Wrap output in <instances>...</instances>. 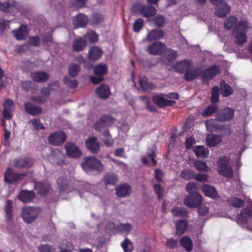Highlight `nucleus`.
I'll list each match as a JSON object with an SVG mask.
<instances>
[{
    "instance_id": "f257e3e1",
    "label": "nucleus",
    "mask_w": 252,
    "mask_h": 252,
    "mask_svg": "<svg viewBox=\"0 0 252 252\" xmlns=\"http://www.w3.org/2000/svg\"><path fill=\"white\" fill-rule=\"evenodd\" d=\"M40 212L39 207L26 206L22 208L20 215L25 223L30 224L36 219Z\"/></svg>"
},
{
    "instance_id": "f03ea898",
    "label": "nucleus",
    "mask_w": 252,
    "mask_h": 252,
    "mask_svg": "<svg viewBox=\"0 0 252 252\" xmlns=\"http://www.w3.org/2000/svg\"><path fill=\"white\" fill-rule=\"evenodd\" d=\"M81 166L83 170L88 172L89 169H92L97 171H101L103 169V166L101 161L94 157H88L86 158L82 162Z\"/></svg>"
},
{
    "instance_id": "7ed1b4c3",
    "label": "nucleus",
    "mask_w": 252,
    "mask_h": 252,
    "mask_svg": "<svg viewBox=\"0 0 252 252\" xmlns=\"http://www.w3.org/2000/svg\"><path fill=\"white\" fill-rule=\"evenodd\" d=\"M228 158L226 157L220 158L217 161L218 172L227 178L233 176V172L231 167L228 163Z\"/></svg>"
},
{
    "instance_id": "20e7f679",
    "label": "nucleus",
    "mask_w": 252,
    "mask_h": 252,
    "mask_svg": "<svg viewBox=\"0 0 252 252\" xmlns=\"http://www.w3.org/2000/svg\"><path fill=\"white\" fill-rule=\"evenodd\" d=\"M28 175V172L15 173L9 168H8L4 173V181L9 184H13L20 181Z\"/></svg>"
},
{
    "instance_id": "39448f33",
    "label": "nucleus",
    "mask_w": 252,
    "mask_h": 252,
    "mask_svg": "<svg viewBox=\"0 0 252 252\" xmlns=\"http://www.w3.org/2000/svg\"><path fill=\"white\" fill-rule=\"evenodd\" d=\"M234 114V109L229 107L224 108L218 112L216 115V120L222 122L229 121L232 119Z\"/></svg>"
},
{
    "instance_id": "423d86ee",
    "label": "nucleus",
    "mask_w": 252,
    "mask_h": 252,
    "mask_svg": "<svg viewBox=\"0 0 252 252\" xmlns=\"http://www.w3.org/2000/svg\"><path fill=\"white\" fill-rule=\"evenodd\" d=\"M202 202V196L198 192L187 196L184 199V203L187 207H196Z\"/></svg>"
},
{
    "instance_id": "0eeeda50",
    "label": "nucleus",
    "mask_w": 252,
    "mask_h": 252,
    "mask_svg": "<svg viewBox=\"0 0 252 252\" xmlns=\"http://www.w3.org/2000/svg\"><path fill=\"white\" fill-rule=\"evenodd\" d=\"M165 50V45L161 42H155L148 45L147 51L150 55H160Z\"/></svg>"
},
{
    "instance_id": "6e6552de",
    "label": "nucleus",
    "mask_w": 252,
    "mask_h": 252,
    "mask_svg": "<svg viewBox=\"0 0 252 252\" xmlns=\"http://www.w3.org/2000/svg\"><path fill=\"white\" fill-rule=\"evenodd\" d=\"M165 97V94H163L155 95L153 97V102L160 108L171 106L175 104L174 100L167 99Z\"/></svg>"
},
{
    "instance_id": "1a4fd4ad",
    "label": "nucleus",
    "mask_w": 252,
    "mask_h": 252,
    "mask_svg": "<svg viewBox=\"0 0 252 252\" xmlns=\"http://www.w3.org/2000/svg\"><path fill=\"white\" fill-rule=\"evenodd\" d=\"M66 137L64 133L56 132L50 134L48 138L49 143L55 146L62 144L66 140Z\"/></svg>"
},
{
    "instance_id": "9d476101",
    "label": "nucleus",
    "mask_w": 252,
    "mask_h": 252,
    "mask_svg": "<svg viewBox=\"0 0 252 252\" xmlns=\"http://www.w3.org/2000/svg\"><path fill=\"white\" fill-rule=\"evenodd\" d=\"M114 121V119L111 116H103L94 124V128L96 130L100 131L103 128L109 126Z\"/></svg>"
},
{
    "instance_id": "9b49d317",
    "label": "nucleus",
    "mask_w": 252,
    "mask_h": 252,
    "mask_svg": "<svg viewBox=\"0 0 252 252\" xmlns=\"http://www.w3.org/2000/svg\"><path fill=\"white\" fill-rule=\"evenodd\" d=\"M66 155L70 158H77L82 155L78 146L73 143H68L65 146Z\"/></svg>"
},
{
    "instance_id": "f8f14e48",
    "label": "nucleus",
    "mask_w": 252,
    "mask_h": 252,
    "mask_svg": "<svg viewBox=\"0 0 252 252\" xmlns=\"http://www.w3.org/2000/svg\"><path fill=\"white\" fill-rule=\"evenodd\" d=\"M14 108L13 101L9 98L7 99L3 104V117L6 119L10 120L12 117L11 112L14 110Z\"/></svg>"
},
{
    "instance_id": "ddd939ff",
    "label": "nucleus",
    "mask_w": 252,
    "mask_h": 252,
    "mask_svg": "<svg viewBox=\"0 0 252 252\" xmlns=\"http://www.w3.org/2000/svg\"><path fill=\"white\" fill-rule=\"evenodd\" d=\"M220 72V68L217 65L212 66L202 72L201 78L204 82L207 83V80L212 78Z\"/></svg>"
},
{
    "instance_id": "4468645a",
    "label": "nucleus",
    "mask_w": 252,
    "mask_h": 252,
    "mask_svg": "<svg viewBox=\"0 0 252 252\" xmlns=\"http://www.w3.org/2000/svg\"><path fill=\"white\" fill-rule=\"evenodd\" d=\"M85 144L87 149L92 153H96L99 150L100 143L96 137H89L86 140Z\"/></svg>"
},
{
    "instance_id": "2eb2a0df",
    "label": "nucleus",
    "mask_w": 252,
    "mask_h": 252,
    "mask_svg": "<svg viewBox=\"0 0 252 252\" xmlns=\"http://www.w3.org/2000/svg\"><path fill=\"white\" fill-rule=\"evenodd\" d=\"M193 63L189 60H185L183 61L177 63L173 68L175 71L183 73L187 72L190 67H192Z\"/></svg>"
},
{
    "instance_id": "dca6fc26",
    "label": "nucleus",
    "mask_w": 252,
    "mask_h": 252,
    "mask_svg": "<svg viewBox=\"0 0 252 252\" xmlns=\"http://www.w3.org/2000/svg\"><path fill=\"white\" fill-rule=\"evenodd\" d=\"M131 192V187L126 183L121 184L116 188V195L119 197H125L128 196Z\"/></svg>"
},
{
    "instance_id": "f3484780",
    "label": "nucleus",
    "mask_w": 252,
    "mask_h": 252,
    "mask_svg": "<svg viewBox=\"0 0 252 252\" xmlns=\"http://www.w3.org/2000/svg\"><path fill=\"white\" fill-rule=\"evenodd\" d=\"M216 8L215 13L219 17L225 16L230 10V7L226 2H223L219 5H216Z\"/></svg>"
},
{
    "instance_id": "a211bd4d",
    "label": "nucleus",
    "mask_w": 252,
    "mask_h": 252,
    "mask_svg": "<svg viewBox=\"0 0 252 252\" xmlns=\"http://www.w3.org/2000/svg\"><path fill=\"white\" fill-rule=\"evenodd\" d=\"M34 163V160L32 158H26L15 160L14 166L18 168H29Z\"/></svg>"
},
{
    "instance_id": "6ab92c4d",
    "label": "nucleus",
    "mask_w": 252,
    "mask_h": 252,
    "mask_svg": "<svg viewBox=\"0 0 252 252\" xmlns=\"http://www.w3.org/2000/svg\"><path fill=\"white\" fill-rule=\"evenodd\" d=\"M164 35V32L162 30H153L149 31L146 36V40L149 41L158 40L162 38Z\"/></svg>"
},
{
    "instance_id": "aec40b11",
    "label": "nucleus",
    "mask_w": 252,
    "mask_h": 252,
    "mask_svg": "<svg viewBox=\"0 0 252 252\" xmlns=\"http://www.w3.org/2000/svg\"><path fill=\"white\" fill-rule=\"evenodd\" d=\"M95 93L99 98L105 99L110 96L111 92L109 87L107 85L103 84L96 89Z\"/></svg>"
},
{
    "instance_id": "412c9836",
    "label": "nucleus",
    "mask_w": 252,
    "mask_h": 252,
    "mask_svg": "<svg viewBox=\"0 0 252 252\" xmlns=\"http://www.w3.org/2000/svg\"><path fill=\"white\" fill-rule=\"evenodd\" d=\"M201 70L199 67H190L185 73V79L188 81H192L201 73Z\"/></svg>"
},
{
    "instance_id": "4be33fe9",
    "label": "nucleus",
    "mask_w": 252,
    "mask_h": 252,
    "mask_svg": "<svg viewBox=\"0 0 252 252\" xmlns=\"http://www.w3.org/2000/svg\"><path fill=\"white\" fill-rule=\"evenodd\" d=\"M252 218V206L243 209L238 217V220L241 223H246L249 219Z\"/></svg>"
},
{
    "instance_id": "5701e85b",
    "label": "nucleus",
    "mask_w": 252,
    "mask_h": 252,
    "mask_svg": "<svg viewBox=\"0 0 252 252\" xmlns=\"http://www.w3.org/2000/svg\"><path fill=\"white\" fill-rule=\"evenodd\" d=\"M24 106L25 111L31 115L36 116L40 115L41 113V108L39 106L32 104L31 102H25Z\"/></svg>"
},
{
    "instance_id": "b1692460",
    "label": "nucleus",
    "mask_w": 252,
    "mask_h": 252,
    "mask_svg": "<svg viewBox=\"0 0 252 252\" xmlns=\"http://www.w3.org/2000/svg\"><path fill=\"white\" fill-rule=\"evenodd\" d=\"M88 22V17L83 14H79L73 18V25L75 28H84L87 25Z\"/></svg>"
},
{
    "instance_id": "393cba45",
    "label": "nucleus",
    "mask_w": 252,
    "mask_h": 252,
    "mask_svg": "<svg viewBox=\"0 0 252 252\" xmlns=\"http://www.w3.org/2000/svg\"><path fill=\"white\" fill-rule=\"evenodd\" d=\"M232 35L234 38V42L236 45H243L247 41L246 33L244 32H239L233 30Z\"/></svg>"
},
{
    "instance_id": "a878e982",
    "label": "nucleus",
    "mask_w": 252,
    "mask_h": 252,
    "mask_svg": "<svg viewBox=\"0 0 252 252\" xmlns=\"http://www.w3.org/2000/svg\"><path fill=\"white\" fill-rule=\"evenodd\" d=\"M201 190L205 196L213 199L218 197V194L216 189L209 185H204L202 186Z\"/></svg>"
},
{
    "instance_id": "bb28decb",
    "label": "nucleus",
    "mask_w": 252,
    "mask_h": 252,
    "mask_svg": "<svg viewBox=\"0 0 252 252\" xmlns=\"http://www.w3.org/2000/svg\"><path fill=\"white\" fill-rule=\"evenodd\" d=\"M34 197L35 193L32 190H23L18 195V198L24 203L32 201Z\"/></svg>"
},
{
    "instance_id": "cd10ccee",
    "label": "nucleus",
    "mask_w": 252,
    "mask_h": 252,
    "mask_svg": "<svg viewBox=\"0 0 252 252\" xmlns=\"http://www.w3.org/2000/svg\"><path fill=\"white\" fill-rule=\"evenodd\" d=\"M250 29H251V27L248 21L246 19H242L237 22L233 30L247 33Z\"/></svg>"
},
{
    "instance_id": "c85d7f7f",
    "label": "nucleus",
    "mask_w": 252,
    "mask_h": 252,
    "mask_svg": "<svg viewBox=\"0 0 252 252\" xmlns=\"http://www.w3.org/2000/svg\"><path fill=\"white\" fill-rule=\"evenodd\" d=\"M32 80L37 82H44L49 79V75L46 72L38 71L31 74Z\"/></svg>"
},
{
    "instance_id": "c756f323",
    "label": "nucleus",
    "mask_w": 252,
    "mask_h": 252,
    "mask_svg": "<svg viewBox=\"0 0 252 252\" xmlns=\"http://www.w3.org/2000/svg\"><path fill=\"white\" fill-rule=\"evenodd\" d=\"M86 46V40L82 38H79L74 40L72 44L73 50L76 52L84 50Z\"/></svg>"
},
{
    "instance_id": "7c9ffc66",
    "label": "nucleus",
    "mask_w": 252,
    "mask_h": 252,
    "mask_svg": "<svg viewBox=\"0 0 252 252\" xmlns=\"http://www.w3.org/2000/svg\"><path fill=\"white\" fill-rule=\"evenodd\" d=\"M102 50L98 47H92L90 48L89 52V58L90 60L95 61L102 55Z\"/></svg>"
},
{
    "instance_id": "2f4dec72",
    "label": "nucleus",
    "mask_w": 252,
    "mask_h": 252,
    "mask_svg": "<svg viewBox=\"0 0 252 252\" xmlns=\"http://www.w3.org/2000/svg\"><path fill=\"white\" fill-rule=\"evenodd\" d=\"M14 36L18 40L25 39L28 35L26 26L22 25L18 29L13 32Z\"/></svg>"
},
{
    "instance_id": "473e14b6",
    "label": "nucleus",
    "mask_w": 252,
    "mask_h": 252,
    "mask_svg": "<svg viewBox=\"0 0 252 252\" xmlns=\"http://www.w3.org/2000/svg\"><path fill=\"white\" fill-rule=\"evenodd\" d=\"M177 235L180 236L183 234L186 230L187 221L184 220H180L176 223Z\"/></svg>"
},
{
    "instance_id": "72a5a7b5",
    "label": "nucleus",
    "mask_w": 252,
    "mask_h": 252,
    "mask_svg": "<svg viewBox=\"0 0 252 252\" xmlns=\"http://www.w3.org/2000/svg\"><path fill=\"white\" fill-rule=\"evenodd\" d=\"M180 244L188 252H190L192 250V241L188 236L182 237L180 240Z\"/></svg>"
},
{
    "instance_id": "f704fd0d",
    "label": "nucleus",
    "mask_w": 252,
    "mask_h": 252,
    "mask_svg": "<svg viewBox=\"0 0 252 252\" xmlns=\"http://www.w3.org/2000/svg\"><path fill=\"white\" fill-rule=\"evenodd\" d=\"M156 11L157 9L152 6H142L141 8V12L142 15L147 18L155 15Z\"/></svg>"
},
{
    "instance_id": "c9c22d12",
    "label": "nucleus",
    "mask_w": 252,
    "mask_h": 252,
    "mask_svg": "<svg viewBox=\"0 0 252 252\" xmlns=\"http://www.w3.org/2000/svg\"><path fill=\"white\" fill-rule=\"evenodd\" d=\"M221 141L220 136L217 135H209L206 138L207 145L209 147H214Z\"/></svg>"
},
{
    "instance_id": "e433bc0d",
    "label": "nucleus",
    "mask_w": 252,
    "mask_h": 252,
    "mask_svg": "<svg viewBox=\"0 0 252 252\" xmlns=\"http://www.w3.org/2000/svg\"><path fill=\"white\" fill-rule=\"evenodd\" d=\"M216 119H211L205 121V126L208 130L213 132L220 129V126L217 124Z\"/></svg>"
},
{
    "instance_id": "4c0bfd02",
    "label": "nucleus",
    "mask_w": 252,
    "mask_h": 252,
    "mask_svg": "<svg viewBox=\"0 0 252 252\" xmlns=\"http://www.w3.org/2000/svg\"><path fill=\"white\" fill-rule=\"evenodd\" d=\"M228 204L236 208H242L245 205V202L236 197H231L227 199Z\"/></svg>"
},
{
    "instance_id": "58836bf2",
    "label": "nucleus",
    "mask_w": 252,
    "mask_h": 252,
    "mask_svg": "<svg viewBox=\"0 0 252 252\" xmlns=\"http://www.w3.org/2000/svg\"><path fill=\"white\" fill-rule=\"evenodd\" d=\"M193 151L197 157L206 158L209 154L208 150L201 146L194 147Z\"/></svg>"
},
{
    "instance_id": "ea45409f",
    "label": "nucleus",
    "mask_w": 252,
    "mask_h": 252,
    "mask_svg": "<svg viewBox=\"0 0 252 252\" xmlns=\"http://www.w3.org/2000/svg\"><path fill=\"white\" fill-rule=\"evenodd\" d=\"M4 212L5 217L7 220H11L13 218L12 215V201L10 200H7L6 201Z\"/></svg>"
},
{
    "instance_id": "a19ab883",
    "label": "nucleus",
    "mask_w": 252,
    "mask_h": 252,
    "mask_svg": "<svg viewBox=\"0 0 252 252\" xmlns=\"http://www.w3.org/2000/svg\"><path fill=\"white\" fill-rule=\"evenodd\" d=\"M220 85L221 94L223 96L226 97L232 94L233 90L231 87L224 81H221Z\"/></svg>"
},
{
    "instance_id": "79ce46f5",
    "label": "nucleus",
    "mask_w": 252,
    "mask_h": 252,
    "mask_svg": "<svg viewBox=\"0 0 252 252\" xmlns=\"http://www.w3.org/2000/svg\"><path fill=\"white\" fill-rule=\"evenodd\" d=\"M80 71V66L79 64L72 63L68 68V73L69 76L72 77L76 76Z\"/></svg>"
},
{
    "instance_id": "37998d69",
    "label": "nucleus",
    "mask_w": 252,
    "mask_h": 252,
    "mask_svg": "<svg viewBox=\"0 0 252 252\" xmlns=\"http://www.w3.org/2000/svg\"><path fill=\"white\" fill-rule=\"evenodd\" d=\"M238 19L236 16H229L224 22V26L226 29L230 30L237 23Z\"/></svg>"
},
{
    "instance_id": "c03bdc74",
    "label": "nucleus",
    "mask_w": 252,
    "mask_h": 252,
    "mask_svg": "<svg viewBox=\"0 0 252 252\" xmlns=\"http://www.w3.org/2000/svg\"><path fill=\"white\" fill-rule=\"evenodd\" d=\"M107 71L105 64H99L94 67V73L96 76H101L106 74Z\"/></svg>"
},
{
    "instance_id": "a18cd8bd",
    "label": "nucleus",
    "mask_w": 252,
    "mask_h": 252,
    "mask_svg": "<svg viewBox=\"0 0 252 252\" xmlns=\"http://www.w3.org/2000/svg\"><path fill=\"white\" fill-rule=\"evenodd\" d=\"M217 109L218 106L216 104H211L204 110L202 113V115L204 117H208L215 113Z\"/></svg>"
},
{
    "instance_id": "49530a36",
    "label": "nucleus",
    "mask_w": 252,
    "mask_h": 252,
    "mask_svg": "<svg viewBox=\"0 0 252 252\" xmlns=\"http://www.w3.org/2000/svg\"><path fill=\"white\" fill-rule=\"evenodd\" d=\"M103 142L108 147L112 146L113 144V139L108 130H106L103 133Z\"/></svg>"
},
{
    "instance_id": "de8ad7c7",
    "label": "nucleus",
    "mask_w": 252,
    "mask_h": 252,
    "mask_svg": "<svg viewBox=\"0 0 252 252\" xmlns=\"http://www.w3.org/2000/svg\"><path fill=\"white\" fill-rule=\"evenodd\" d=\"M104 181L106 185H114L118 181V178L114 174L108 173L105 175Z\"/></svg>"
},
{
    "instance_id": "09e8293b",
    "label": "nucleus",
    "mask_w": 252,
    "mask_h": 252,
    "mask_svg": "<svg viewBox=\"0 0 252 252\" xmlns=\"http://www.w3.org/2000/svg\"><path fill=\"white\" fill-rule=\"evenodd\" d=\"M173 215L176 217H186L188 215L187 210L184 208L176 207L172 210Z\"/></svg>"
},
{
    "instance_id": "8fccbe9b",
    "label": "nucleus",
    "mask_w": 252,
    "mask_h": 252,
    "mask_svg": "<svg viewBox=\"0 0 252 252\" xmlns=\"http://www.w3.org/2000/svg\"><path fill=\"white\" fill-rule=\"evenodd\" d=\"M131 228V225L129 223H121L117 226V229L120 232L126 234L129 233Z\"/></svg>"
},
{
    "instance_id": "3c124183",
    "label": "nucleus",
    "mask_w": 252,
    "mask_h": 252,
    "mask_svg": "<svg viewBox=\"0 0 252 252\" xmlns=\"http://www.w3.org/2000/svg\"><path fill=\"white\" fill-rule=\"evenodd\" d=\"M121 246L125 252H130L133 249L132 242L127 238H126L121 243Z\"/></svg>"
},
{
    "instance_id": "603ef678",
    "label": "nucleus",
    "mask_w": 252,
    "mask_h": 252,
    "mask_svg": "<svg viewBox=\"0 0 252 252\" xmlns=\"http://www.w3.org/2000/svg\"><path fill=\"white\" fill-rule=\"evenodd\" d=\"M194 164L196 169L198 171H208L209 169V167L206 165V163L204 161L198 160L194 163Z\"/></svg>"
},
{
    "instance_id": "864d4df0",
    "label": "nucleus",
    "mask_w": 252,
    "mask_h": 252,
    "mask_svg": "<svg viewBox=\"0 0 252 252\" xmlns=\"http://www.w3.org/2000/svg\"><path fill=\"white\" fill-rule=\"evenodd\" d=\"M85 39L88 40L90 43H94L97 40V35L93 31L87 32L84 36Z\"/></svg>"
},
{
    "instance_id": "5fc2aeb1",
    "label": "nucleus",
    "mask_w": 252,
    "mask_h": 252,
    "mask_svg": "<svg viewBox=\"0 0 252 252\" xmlns=\"http://www.w3.org/2000/svg\"><path fill=\"white\" fill-rule=\"evenodd\" d=\"M198 189V185L195 183L189 182L187 184L186 190L190 194L197 192L196 190Z\"/></svg>"
},
{
    "instance_id": "6e6d98bb",
    "label": "nucleus",
    "mask_w": 252,
    "mask_h": 252,
    "mask_svg": "<svg viewBox=\"0 0 252 252\" xmlns=\"http://www.w3.org/2000/svg\"><path fill=\"white\" fill-rule=\"evenodd\" d=\"M58 188L61 190H63L66 189L68 186L67 181L65 178H59L57 181Z\"/></svg>"
},
{
    "instance_id": "4d7b16f0",
    "label": "nucleus",
    "mask_w": 252,
    "mask_h": 252,
    "mask_svg": "<svg viewBox=\"0 0 252 252\" xmlns=\"http://www.w3.org/2000/svg\"><path fill=\"white\" fill-rule=\"evenodd\" d=\"M166 58L169 61H171L175 60L178 57V54L176 51L169 49H167L165 53Z\"/></svg>"
},
{
    "instance_id": "13d9d810",
    "label": "nucleus",
    "mask_w": 252,
    "mask_h": 252,
    "mask_svg": "<svg viewBox=\"0 0 252 252\" xmlns=\"http://www.w3.org/2000/svg\"><path fill=\"white\" fill-rule=\"evenodd\" d=\"M48 186L47 185L38 183L35 185V189L38 190L39 193L41 195H44L48 190Z\"/></svg>"
},
{
    "instance_id": "bf43d9fd",
    "label": "nucleus",
    "mask_w": 252,
    "mask_h": 252,
    "mask_svg": "<svg viewBox=\"0 0 252 252\" xmlns=\"http://www.w3.org/2000/svg\"><path fill=\"white\" fill-rule=\"evenodd\" d=\"M211 101L215 103L219 99V89L218 87L215 86L212 88Z\"/></svg>"
},
{
    "instance_id": "052dcab7",
    "label": "nucleus",
    "mask_w": 252,
    "mask_h": 252,
    "mask_svg": "<svg viewBox=\"0 0 252 252\" xmlns=\"http://www.w3.org/2000/svg\"><path fill=\"white\" fill-rule=\"evenodd\" d=\"M180 177L185 180H189L193 177V173L191 170L187 169L182 171Z\"/></svg>"
},
{
    "instance_id": "680f3d73",
    "label": "nucleus",
    "mask_w": 252,
    "mask_h": 252,
    "mask_svg": "<svg viewBox=\"0 0 252 252\" xmlns=\"http://www.w3.org/2000/svg\"><path fill=\"white\" fill-rule=\"evenodd\" d=\"M143 26V20L141 18L137 19L133 24V30L134 32H138Z\"/></svg>"
},
{
    "instance_id": "e2e57ef3",
    "label": "nucleus",
    "mask_w": 252,
    "mask_h": 252,
    "mask_svg": "<svg viewBox=\"0 0 252 252\" xmlns=\"http://www.w3.org/2000/svg\"><path fill=\"white\" fill-rule=\"evenodd\" d=\"M29 123L32 124V125L34 126V128L36 130H39L40 129H44V126L41 123V122L39 119H34L30 120L29 122Z\"/></svg>"
},
{
    "instance_id": "0e129e2a",
    "label": "nucleus",
    "mask_w": 252,
    "mask_h": 252,
    "mask_svg": "<svg viewBox=\"0 0 252 252\" xmlns=\"http://www.w3.org/2000/svg\"><path fill=\"white\" fill-rule=\"evenodd\" d=\"M104 17L101 14H94L92 17V23L93 25H96L100 23L103 20Z\"/></svg>"
},
{
    "instance_id": "69168bd1",
    "label": "nucleus",
    "mask_w": 252,
    "mask_h": 252,
    "mask_svg": "<svg viewBox=\"0 0 252 252\" xmlns=\"http://www.w3.org/2000/svg\"><path fill=\"white\" fill-rule=\"evenodd\" d=\"M29 44L34 46H39L40 44V39L38 36H33L29 37Z\"/></svg>"
},
{
    "instance_id": "338daca9",
    "label": "nucleus",
    "mask_w": 252,
    "mask_h": 252,
    "mask_svg": "<svg viewBox=\"0 0 252 252\" xmlns=\"http://www.w3.org/2000/svg\"><path fill=\"white\" fill-rule=\"evenodd\" d=\"M178 241L177 239L170 238L167 239L166 243L165 244V246L170 249H173L174 248H176L178 246Z\"/></svg>"
},
{
    "instance_id": "774afa93",
    "label": "nucleus",
    "mask_w": 252,
    "mask_h": 252,
    "mask_svg": "<svg viewBox=\"0 0 252 252\" xmlns=\"http://www.w3.org/2000/svg\"><path fill=\"white\" fill-rule=\"evenodd\" d=\"M39 252H52L53 248L48 245H41L38 247Z\"/></svg>"
}]
</instances>
